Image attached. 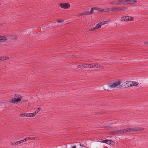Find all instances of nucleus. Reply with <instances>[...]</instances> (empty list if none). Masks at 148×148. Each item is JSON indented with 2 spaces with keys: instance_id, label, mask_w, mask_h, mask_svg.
<instances>
[{
  "instance_id": "nucleus-1",
  "label": "nucleus",
  "mask_w": 148,
  "mask_h": 148,
  "mask_svg": "<svg viewBox=\"0 0 148 148\" xmlns=\"http://www.w3.org/2000/svg\"><path fill=\"white\" fill-rule=\"evenodd\" d=\"M15 97H17V98H13L12 99H10L9 101L10 102H11L12 103H15L16 102H19L21 101V99H22V97L21 96H20L19 95L15 94Z\"/></svg>"
},
{
  "instance_id": "nucleus-2",
  "label": "nucleus",
  "mask_w": 148,
  "mask_h": 148,
  "mask_svg": "<svg viewBox=\"0 0 148 148\" xmlns=\"http://www.w3.org/2000/svg\"><path fill=\"white\" fill-rule=\"evenodd\" d=\"M121 83L120 81H118L117 82H115L112 83L111 82L108 83L106 84L110 88H113L121 84Z\"/></svg>"
},
{
  "instance_id": "nucleus-3",
  "label": "nucleus",
  "mask_w": 148,
  "mask_h": 148,
  "mask_svg": "<svg viewBox=\"0 0 148 148\" xmlns=\"http://www.w3.org/2000/svg\"><path fill=\"white\" fill-rule=\"evenodd\" d=\"M132 86V81H126V82H124L123 84L122 85H121L120 87L121 88H127L128 87H130Z\"/></svg>"
},
{
  "instance_id": "nucleus-4",
  "label": "nucleus",
  "mask_w": 148,
  "mask_h": 148,
  "mask_svg": "<svg viewBox=\"0 0 148 148\" xmlns=\"http://www.w3.org/2000/svg\"><path fill=\"white\" fill-rule=\"evenodd\" d=\"M123 133V130H115L109 132V134L111 135L120 134Z\"/></svg>"
},
{
  "instance_id": "nucleus-5",
  "label": "nucleus",
  "mask_w": 148,
  "mask_h": 148,
  "mask_svg": "<svg viewBox=\"0 0 148 148\" xmlns=\"http://www.w3.org/2000/svg\"><path fill=\"white\" fill-rule=\"evenodd\" d=\"M93 7L91 8L90 11H85L82 13V15H87L93 14L94 12H95L94 10Z\"/></svg>"
},
{
  "instance_id": "nucleus-6",
  "label": "nucleus",
  "mask_w": 148,
  "mask_h": 148,
  "mask_svg": "<svg viewBox=\"0 0 148 148\" xmlns=\"http://www.w3.org/2000/svg\"><path fill=\"white\" fill-rule=\"evenodd\" d=\"M59 6L63 8L67 9L70 7V5L68 3H60Z\"/></svg>"
},
{
  "instance_id": "nucleus-7",
  "label": "nucleus",
  "mask_w": 148,
  "mask_h": 148,
  "mask_svg": "<svg viewBox=\"0 0 148 148\" xmlns=\"http://www.w3.org/2000/svg\"><path fill=\"white\" fill-rule=\"evenodd\" d=\"M136 1L135 0H124V3L125 4H132L136 3Z\"/></svg>"
},
{
  "instance_id": "nucleus-8",
  "label": "nucleus",
  "mask_w": 148,
  "mask_h": 148,
  "mask_svg": "<svg viewBox=\"0 0 148 148\" xmlns=\"http://www.w3.org/2000/svg\"><path fill=\"white\" fill-rule=\"evenodd\" d=\"M144 128L142 127H135L133 128V131L134 132H139L143 131Z\"/></svg>"
},
{
  "instance_id": "nucleus-9",
  "label": "nucleus",
  "mask_w": 148,
  "mask_h": 148,
  "mask_svg": "<svg viewBox=\"0 0 148 148\" xmlns=\"http://www.w3.org/2000/svg\"><path fill=\"white\" fill-rule=\"evenodd\" d=\"M123 133H126L127 132H131L133 131V128H127V130H123Z\"/></svg>"
},
{
  "instance_id": "nucleus-10",
  "label": "nucleus",
  "mask_w": 148,
  "mask_h": 148,
  "mask_svg": "<svg viewBox=\"0 0 148 148\" xmlns=\"http://www.w3.org/2000/svg\"><path fill=\"white\" fill-rule=\"evenodd\" d=\"M125 21H132L133 20L134 18L132 17L129 16H125Z\"/></svg>"
},
{
  "instance_id": "nucleus-11",
  "label": "nucleus",
  "mask_w": 148,
  "mask_h": 148,
  "mask_svg": "<svg viewBox=\"0 0 148 148\" xmlns=\"http://www.w3.org/2000/svg\"><path fill=\"white\" fill-rule=\"evenodd\" d=\"M101 142L104 143H106L108 145H110L111 144V143L113 142V141L112 140H105L102 141Z\"/></svg>"
},
{
  "instance_id": "nucleus-12",
  "label": "nucleus",
  "mask_w": 148,
  "mask_h": 148,
  "mask_svg": "<svg viewBox=\"0 0 148 148\" xmlns=\"http://www.w3.org/2000/svg\"><path fill=\"white\" fill-rule=\"evenodd\" d=\"M20 116L21 117H31L30 114L28 113H22L20 114Z\"/></svg>"
},
{
  "instance_id": "nucleus-13",
  "label": "nucleus",
  "mask_w": 148,
  "mask_h": 148,
  "mask_svg": "<svg viewBox=\"0 0 148 148\" xmlns=\"http://www.w3.org/2000/svg\"><path fill=\"white\" fill-rule=\"evenodd\" d=\"M94 8V10H97L99 12H103L104 10L103 9L101 8H99L97 7H93Z\"/></svg>"
},
{
  "instance_id": "nucleus-14",
  "label": "nucleus",
  "mask_w": 148,
  "mask_h": 148,
  "mask_svg": "<svg viewBox=\"0 0 148 148\" xmlns=\"http://www.w3.org/2000/svg\"><path fill=\"white\" fill-rule=\"evenodd\" d=\"M117 2L116 3V5H120L121 4H124V0H118Z\"/></svg>"
},
{
  "instance_id": "nucleus-15",
  "label": "nucleus",
  "mask_w": 148,
  "mask_h": 148,
  "mask_svg": "<svg viewBox=\"0 0 148 148\" xmlns=\"http://www.w3.org/2000/svg\"><path fill=\"white\" fill-rule=\"evenodd\" d=\"M6 40V38L4 36H0V42H2L4 40Z\"/></svg>"
},
{
  "instance_id": "nucleus-16",
  "label": "nucleus",
  "mask_w": 148,
  "mask_h": 148,
  "mask_svg": "<svg viewBox=\"0 0 148 148\" xmlns=\"http://www.w3.org/2000/svg\"><path fill=\"white\" fill-rule=\"evenodd\" d=\"M117 9V11H124L127 8H121V7H119V8H116Z\"/></svg>"
},
{
  "instance_id": "nucleus-17",
  "label": "nucleus",
  "mask_w": 148,
  "mask_h": 148,
  "mask_svg": "<svg viewBox=\"0 0 148 148\" xmlns=\"http://www.w3.org/2000/svg\"><path fill=\"white\" fill-rule=\"evenodd\" d=\"M132 85L134 86H136L138 85V83L134 81H132Z\"/></svg>"
},
{
  "instance_id": "nucleus-18",
  "label": "nucleus",
  "mask_w": 148,
  "mask_h": 148,
  "mask_svg": "<svg viewBox=\"0 0 148 148\" xmlns=\"http://www.w3.org/2000/svg\"><path fill=\"white\" fill-rule=\"evenodd\" d=\"M9 58L8 57H1V58L0 59V60H6Z\"/></svg>"
},
{
  "instance_id": "nucleus-19",
  "label": "nucleus",
  "mask_w": 148,
  "mask_h": 148,
  "mask_svg": "<svg viewBox=\"0 0 148 148\" xmlns=\"http://www.w3.org/2000/svg\"><path fill=\"white\" fill-rule=\"evenodd\" d=\"M100 24H101V23H99L97 24L96 25V26L95 27V28L97 29L100 28L101 27Z\"/></svg>"
},
{
  "instance_id": "nucleus-20",
  "label": "nucleus",
  "mask_w": 148,
  "mask_h": 148,
  "mask_svg": "<svg viewBox=\"0 0 148 148\" xmlns=\"http://www.w3.org/2000/svg\"><path fill=\"white\" fill-rule=\"evenodd\" d=\"M116 8H110V11H117Z\"/></svg>"
},
{
  "instance_id": "nucleus-21",
  "label": "nucleus",
  "mask_w": 148,
  "mask_h": 148,
  "mask_svg": "<svg viewBox=\"0 0 148 148\" xmlns=\"http://www.w3.org/2000/svg\"><path fill=\"white\" fill-rule=\"evenodd\" d=\"M84 65H80L77 66V67L78 68H80L81 69L84 68Z\"/></svg>"
},
{
  "instance_id": "nucleus-22",
  "label": "nucleus",
  "mask_w": 148,
  "mask_h": 148,
  "mask_svg": "<svg viewBox=\"0 0 148 148\" xmlns=\"http://www.w3.org/2000/svg\"><path fill=\"white\" fill-rule=\"evenodd\" d=\"M90 68H93L96 67V65H93L91 64H89Z\"/></svg>"
},
{
  "instance_id": "nucleus-23",
  "label": "nucleus",
  "mask_w": 148,
  "mask_h": 148,
  "mask_svg": "<svg viewBox=\"0 0 148 148\" xmlns=\"http://www.w3.org/2000/svg\"><path fill=\"white\" fill-rule=\"evenodd\" d=\"M40 108H38L36 111L34 112L36 114H37L40 110Z\"/></svg>"
},
{
  "instance_id": "nucleus-24",
  "label": "nucleus",
  "mask_w": 148,
  "mask_h": 148,
  "mask_svg": "<svg viewBox=\"0 0 148 148\" xmlns=\"http://www.w3.org/2000/svg\"><path fill=\"white\" fill-rule=\"evenodd\" d=\"M18 144V141L16 142H15L12 143L11 144V145H16Z\"/></svg>"
},
{
  "instance_id": "nucleus-25",
  "label": "nucleus",
  "mask_w": 148,
  "mask_h": 148,
  "mask_svg": "<svg viewBox=\"0 0 148 148\" xmlns=\"http://www.w3.org/2000/svg\"><path fill=\"white\" fill-rule=\"evenodd\" d=\"M64 20L63 19H61L60 20H58L57 21V22L58 23H61V22H64Z\"/></svg>"
},
{
  "instance_id": "nucleus-26",
  "label": "nucleus",
  "mask_w": 148,
  "mask_h": 148,
  "mask_svg": "<svg viewBox=\"0 0 148 148\" xmlns=\"http://www.w3.org/2000/svg\"><path fill=\"white\" fill-rule=\"evenodd\" d=\"M84 68H90V66H89V64H84Z\"/></svg>"
},
{
  "instance_id": "nucleus-27",
  "label": "nucleus",
  "mask_w": 148,
  "mask_h": 148,
  "mask_svg": "<svg viewBox=\"0 0 148 148\" xmlns=\"http://www.w3.org/2000/svg\"><path fill=\"white\" fill-rule=\"evenodd\" d=\"M29 114H30V115H31V116L32 117L36 115V114L34 112V113Z\"/></svg>"
},
{
  "instance_id": "nucleus-28",
  "label": "nucleus",
  "mask_w": 148,
  "mask_h": 148,
  "mask_svg": "<svg viewBox=\"0 0 148 148\" xmlns=\"http://www.w3.org/2000/svg\"><path fill=\"white\" fill-rule=\"evenodd\" d=\"M125 16L122 17L121 18V21H125Z\"/></svg>"
},
{
  "instance_id": "nucleus-29",
  "label": "nucleus",
  "mask_w": 148,
  "mask_h": 148,
  "mask_svg": "<svg viewBox=\"0 0 148 148\" xmlns=\"http://www.w3.org/2000/svg\"><path fill=\"white\" fill-rule=\"evenodd\" d=\"M96 29L95 28V27L89 29V31H93L94 30H95V29Z\"/></svg>"
},
{
  "instance_id": "nucleus-30",
  "label": "nucleus",
  "mask_w": 148,
  "mask_h": 148,
  "mask_svg": "<svg viewBox=\"0 0 148 148\" xmlns=\"http://www.w3.org/2000/svg\"><path fill=\"white\" fill-rule=\"evenodd\" d=\"M24 142V140H21L20 141H18V144H20L22 143H23Z\"/></svg>"
},
{
  "instance_id": "nucleus-31",
  "label": "nucleus",
  "mask_w": 148,
  "mask_h": 148,
  "mask_svg": "<svg viewBox=\"0 0 148 148\" xmlns=\"http://www.w3.org/2000/svg\"><path fill=\"white\" fill-rule=\"evenodd\" d=\"M29 140V137H27V138H25L23 140H24V141L25 140V141H26L27 140Z\"/></svg>"
},
{
  "instance_id": "nucleus-32",
  "label": "nucleus",
  "mask_w": 148,
  "mask_h": 148,
  "mask_svg": "<svg viewBox=\"0 0 148 148\" xmlns=\"http://www.w3.org/2000/svg\"><path fill=\"white\" fill-rule=\"evenodd\" d=\"M21 103H23L25 102L26 101V100H25L23 99V100H21Z\"/></svg>"
},
{
  "instance_id": "nucleus-33",
  "label": "nucleus",
  "mask_w": 148,
  "mask_h": 148,
  "mask_svg": "<svg viewBox=\"0 0 148 148\" xmlns=\"http://www.w3.org/2000/svg\"><path fill=\"white\" fill-rule=\"evenodd\" d=\"M29 139L32 140H34L35 139V138L34 137H32V138H30L29 137Z\"/></svg>"
},
{
  "instance_id": "nucleus-34",
  "label": "nucleus",
  "mask_w": 148,
  "mask_h": 148,
  "mask_svg": "<svg viewBox=\"0 0 148 148\" xmlns=\"http://www.w3.org/2000/svg\"><path fill=\"white\" fill-rule=\"evenodd\" d=\"M97 68H99L100 67V66L99 65L97 64L96 65V67Z\"/></svg>"
},
{
  "instance_id": "nucleus-35",
  "label": "nucleus",
  "mask_w": 148,
  "mask_h": 148,
  "mask_svg": "<svg viewBox=\"0 0 148 148\" xmlns=\"http://www.w3.org/2000/svg\"><path fill=\"white\" fill-rule=\"evenodd\" d=\"M101 23V24H100L101 25H102L103 24H104V23L103 22H102L100 23Z\"/></svg>"
},
{
  "instance_id": "nucleus-36",
  "label": "nucleus",
  "mask_w": 148,
  "mask_h": 148,
  "mask_svg": "<svg viewBox=\"0 0 148 148\" xmlns=\"http://www.w3.org/2000/svg\"><path fill=\"white\" fill-rule=\"evenodd\" d=\"M103 22L104 23V24H106L107 23V21H103Z\"/></svg>"
},
{
  "instance_id": "nucleus-37",
  "label": "nucleus",
  "mask_w": 148,
  "mask_h": 148,
  "mask_svg": "<svg viewBox=\"0 0 148 148\" xmlns=\"http://www.w3.org/2000/svg\"><path fill=\"white\" fill-rule=\"evenodd\" d=\"M145 45H148V42H147L144 43Z\"/></svg>"
},
{
  "instance_id": "nucleus-38",
  "label": "nucleus",
  "mask_w": 148,
  "mask_h": 148,
  "mask_svg": "<svg viewBox=\"0 0 148 148\" xmlns=\"http://www.w3.org/2000/svg\"><path fill=\"white\" fill-rule=\"evenodd\" d=\"M72 148H76L75 146H73L72 147Z\"/></svg>"
}]
</instances>
